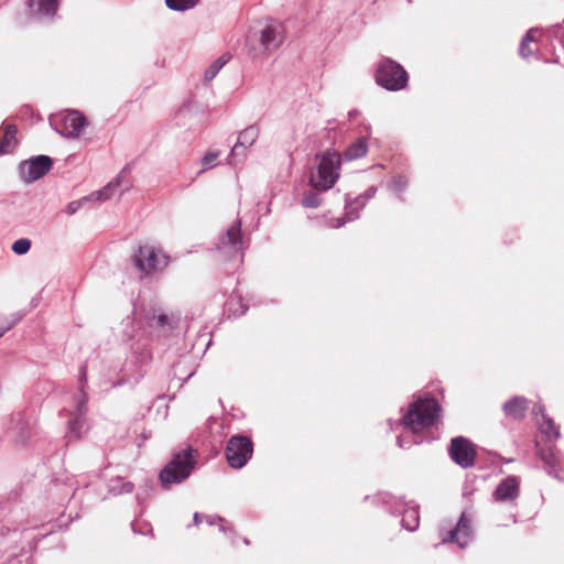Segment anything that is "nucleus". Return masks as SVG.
Here are the masks:
<instances>
[{"label": "nucleus", "mask_w": 564, "mask_h": 564, "mask_svg": "<svg viewBox=\"0 0 564 564\" xmlns=\"http://www.w3.org/2000/svg\"><path fill=\"white\" fill-rule=\"evenodd\" d=\"M219 151H209L202 158L204 170L213 169L218 165Z\"/></svg>", "instance_id": "f704fd0d"}, {"label": "nucleus", "mask_w": 564, "mask_h": 564, "mask_svg": "<svg viewBox=\"0 0 564 564\" xmlns=\"http://www.w3.org/2000/svg\"><path fill=\"white\" fill-rule=\"evenodd\" d=\"M324 191L322 189H314L313 187H311L310 191L305 192L303 194V197L301 199V204L304 208H317L318 206H321L322 202H323V198H322V193Z\"/></svg>", "instance_id": "7c9ffc66"}, {"label": "nucleus", "mask_w": 564, "mask_h": 564, "mask_svg": "<svg viewBox=\"0 0 564 564\" xmlns=\"http://www.w3.org/2000/svg\"><path fill=\"white\" fill-rule=\"evenodd\" d=\"M259 137V128L251 124L239 132L238 139L228 154L227 161L230 165L241 163L246 158V151L253 145Z\"/></svg>", "instance_id": "f8f14e48"}, {"label": "nucleus", "mask_w": 564, "mask_h": 564, "mask_svg": "<svg viewBox=\"0 0 564 564\" xmlns=\"http://www.w3.org/2000/svg\"><path fill=\"white\" fill-rule=\"evenodd\" d=\"M219 531H221L224 533L232 532V527H231V524H229L225 521L223 523H219Z\"/></svg>", "instance_id": "de8ad7c7"}, {"label": "nucleus", "mask_w": 564, "mask_h": 564, "mask_svg": "<svg viewBox=\"0 0 564 564\" xmlns=\"http://www.w3.org/2000/svg\"><path fill=\"white\" fill-rule=\"evenodd\" d=\"M62 128L57 132L66 138H78L87 126V119L83 112L72 110L62 118Z\"/></svg>", "instance_id": "4468645a"}, {"label": "nucleus", "mask_w": 564, "mask_h": 564, "mask_svg": "<svg viewBox=\"0 0 564 564\" xmlns=\"http://www.w3.org/2000/svg\"><path fill=\"white\" fill-rule=\"evenodd\" d=\"M167 256L149 245L139 246L137 252L132 256L134 267L147 275L162 271L167 267Z\"/></svg>", "instance_id": "6e6552de"}, {"label": "nucleus", "mask_w": 564, "mask_h": 564, "mask_svg": "<svg viewBox=\"0 0 564 564\" xmlns=\"http://www.w3.org/2000/svg\"><path fill=\"white\" fill-rule=\"evenodd\" d=\"M17 132L18 129L13 124L6 127L4 132L0 139V155L12 152L17 144Z\"/></svg>", "instance_id": "cd10ccee"}, {"label": "nucleus", "mask_w": 564, "mask_h": 564, "mask_svg": "<svg viewBox=\"0 0 564 564\" xmlns=\"http://www.w3.org/2000/svg\"><path fill=\"white\" fill-rule=\"evenodd\" d=\"M203 519L208 525H215L225 522V519L218 514H204Z\"/></svg>", "instance_id": "a19ab883"}, {"label": "nucleus", "mask_w": 564, "mask_h": 564, "mask_svg": "<svg viewBox=\"0 0 564 564\" xmlns=\"http://www.w3.org/2000/svg\"><path fill=\"white\" fill-rule=\"evenodd\" d=\"M229 317H240L248 311V305L243 303L242 296L232 293L225 304Z\"/></svg>", "instance_id": "a878e982"}, {"label": "nucleus", "mask_w": 564, "mask_h": 564, "mask_svg": "<svg viewBox=\"0 0 564 564\" xmlns=\"http://www.w3.org/2000/svg\"><path fill=\"white\" fill-rule=\"evenodd\" d=\"M551 62L558 63L560 62V55L554 53V58L551 59Z\"/></svg>", "instance_id": "3c124183"}, {"label": "nucleus", "mask_w": 564, "mask_h": 564, "mask_svg": "<svg viewBox=\"0 0 564 564\" xmlns=\"http://www.w3.org/2000/svg\"><path fill=\"white\" fill-rule=\"evenodd\" d=\"M131 349L132 356L135 362L138 364V369L133 373L134 383H138L140 379L143 378L145 373V369L143 368L149 365V362L152 359V356L150 349L145 345H143L142 347H140L139 345L132 346Z\"/></svg>", "instance_id": "aec40b11"}, {"label": "nucleus", "mask_w": 564, "mask_h": 564, "mask_svg": "<svg viewBox=\"0 0 564 564\" xmlns=\"http://www.w3.org/2000/svg\"><path fill=\"white\" fill-rule=\"evenodd\" d=\"M87 202H89V197H83L78 200L68 203L65 209L66 214L70 216L74 215Z\"/></svg>", "instance_id": "58836bf2"}, {"label": "nucleus", "mask_w": 564, "mask_h": 564, "mask_svg": "<svg viewBox=\"0 0 564 564\" xmlns=\"http://www.w3.org/2000/svg\"><path fill=\"white\" fill-rule=\"evenodd\" d=\"M11 249L15 254L23 256L30 251L31 240L28 238H20L13 242Z\"/></svg>", "instance_id": "72a5a7b5"}, {"label": "nucleus", "mask_w": 564, "mask_h": 564, "mask_svg": "<svg viewBox=\"0 0 564 564\" xmlns=\"http://www.w3.org/2000/svg\"><path fill=\"white\" fill-rule=\"evenodd\" d=\"M253 454V443L250 437L242 434L232 435L226 445L225 456L228 465L234 469L245 467Z\"/></svg>", "instance_id": "0eeeda50"}, {"label": "nucleus", "mask_w": 564, "mask_h": 564, "mask_svg": "<svg viewBox=\"0 0 564 564\" xmlns=\"http://www.w3.org/2000/svg\"><path fill=\"white\" fill-rule=\"evenodd\" d=\"M377 186L372 185L369 188H367L362 194L357 196V200H362L364 203H368L370 199H372L377 194Z\"/></svg>", "instance_id": "ea45409f"}, {"label": "nucleus", "mask_w": 564, "mask_h": 564, "mask_svg": "<svg viewBox=\"0 0 564 564\" xmlns=\"http://www.w3.org/2000/svg\"><path fill=\"white\" fill-rule=\"evenodd\" d=\"M367 153L368 138L361 135L347 147L343 155L346 161H352L364 158Z\"/></svg>", "instance_id": "5701e85b"}, {"label": "nucleus", "mask_w": 564, "mask_h": 564, "mask_svg": "<svg viewBox=\"0 0 564 564\" xmlns=\"http://www.w3.org/2000/svg\"><path fill=\"white\" fill-rule=\"evenodd\" d=\"M530 408V400L523 395H514L502 404L505 415L514 421H522Z\"/></svg>", "instance_id": "f3484780"}, {"label": "nucleus", "mask_w": 564, "mask_h": 564, "mask_svg": "<svg viewBox=\"0 0 564 564\" xmlns=\"http://www.w3.org/2000/svg\"><path fill=\"white\" fill-rule=\"evenodd\" d=\"M22 315L21 314H14L12 316V321H8L7 318L0 324V338L10 330L20 319Z\"/></svg>", "instance_id": "e433bc0d"}, {"label": "nucleus", "mask_w": 564, "mask_h": 564, "mask_svg": "<svg viewBox=\"0 0 564 564\" xmlns=\"http://www.w3.org/2000/svg\"><path fill=\"white\" fill-rule=\"evenodd\" d=\"M85 416L72 415L68 420L66 438L68 442L78 440L82 436Z\"/></svg>", "instance_id": "c85d7f7f"}, {"label": "nucleus", "mask_w": 564, "mask_h": 564, "mask_svg": "<svg viewBox=\"0 0 564 564\" xmlns=\"http://www.w3.org/2000/svg\"><path fill=\"white\" fill-rule=\"evenodd\" d=\"M448 455L456 465L467 469L475 465L477 454L471 441L464 436H456L451 440Z\"/></svg>", "instance_id": "9b49d317"}, {"label": "nucleus", "mask_w": 564, "mask_h": 564, "mask_svg": "<svg viewBox=\"0 0 564 564\" xmlns=\"http://www.w3.org/2000/svg\"><path fill=\"white\" fill-rule=\"evenodd\" d=\"M149 489L148 488H140L138 494H137V500H138V503L140 506L143 505V502L147 500V498L149 497Z\"/></svg>", "instance_id": "79ce46f5"}, {"label": "nucleus", "mask_w": 564, "mask_h": 564, "mask_svg": "<svg viewBox=\"0 0 564 564\" xmlns=\"http://www.w3.org/2000/svg\"><path fill=\"white\" fill-rule=\"evenodd\" d=\"M245 248L240 220H236L231 224L216 243L217 251L225 260H232L239 256L242 258Z\"/></svg>", "instance_id": "1a4fd4ad"}, {"label": "nucleus", "mask_w": 564, "mask_h": 564, "mask_svg": "<svg viewBox=\"0 0 564 564\" xmlns=\"http://www.w3.org/2000/svg\"><path fill=\"white\" fill-rule=\"evenodd\" d=\"M78 383L79 389L78 392L74 395L73 402H74V412L72 415H78V416H85L87 413V403H88V397L85 392V387L87 384V365L83 364L79 367V373H78Z\"/></svg>", "instance_id": "dca6fc26"}, {"label": "nucleus", "mask_w": 564, "mask_h": 564, "mask_svg": "<svg viewBox=\"0 0 564 564\" xmlns=\"http://www.w3.org/2000/svg\"><path fill=\"white\" fill-rule=\"evenodd\" d=\"M532 413L536 417V423L541 433L545 434L550 441L552 438L560 437V426H556L553 420L545 414V410L542 404H535L532 409Z\"/></svg>", "instance_id": "6ab92c4d"}, {"label": "nucleus", "mask_w": 564, "mask_h": 564, "mask_svg": "<svg viewBox=\"0 0 564 564\" xmlns=\"http://www.w3.org/2000/svg\"><path fill=\"white\" fill-rule=\"evenodd\" d=\"M319 162L316 166V173L312 172L308 184L314 189L328 191L339 178V169L341 165V155L336 151H325L317 155Z\"/></svg>", "instance_id": "20e7f679"}, {"label": "nucleus", "mask_w": 564, "mask_h": 564, "mask_svg": "<svg viewBox=\"0 0 564 564\" xmlns=\"http://www.w3.org/2000/svg\"><path fill=\"white\" fill-rule=\"evenodd\" d=\"M375 77L376 83L389 91H399L405 88L409 82L404 67L389 57L379 61Z\"/></svg>", "instance_id": "39448f33"}, {"label": "nucleus", "mask_w": 564, "mask_h": 564, "mask_svg": "<svg viewBox=\"0 0 564 564\" xmlns=\"http://www.w3.org/2000/svg\"><path fill=\"white\" fill-rule=\"evenodd\" d=\"M541 30L539 28H531L527 31L525 35L522 37L521 42H520V45H519V55L522 57V58H529L530 56H532L535 51L538 50V47H530V44L531 43H535L536 42V36L535 34L538 32H540Z\"/></svg>", "instance_id": "393cba45"}, {"label": "nucleus", "mask_w": 564, "mask_h": 564, "mask_svg": "<svg viewBox=\"0 0 564 564\" xmlns=\"http://www.w3.org/2000/svg\"><path fill=\"white\" fill-rule=\"evenodd\" d=\"M29 8L39 18H52L58 9V0H31Z\"/></svg>", "instance_id": "412c9836"}, {"label": "nucleus", "mask_w": 564, "mask_h": 564, "mask_svg": "<svg viewBox=\"0 0 564 564\" xmlns=\"http://www.w3.org/2000/svg\"><path fill=\"white\" fill-rule=\"evenodd\" d=\"M203 519V516L198 512H195L194 516H193V521H194V524L195 525H198L199 522L202 521Z\"/></svg>", "instance_id": "8fccbe9b"}, {"label": "nucleus", "mask_w": 564, "mask_h": 564, "mask_svg": "<svg viewBox=\"0 0 564 564\" xmlns=\"http://www.w3.org/2000/svg\"><path fill=\"white\" fill-rule=\"evenodd\" d=\"M544 36L549 41L550 45L555 51L558 46L560 50H564V29L560 23L551 25L544 30Z\"/></svg>", "instance_id": "bb28decb"}, {"label": "nucleus", "mask_w": 564, "mask_h": 564, "mask_svg": "<svg viewBox=\"0 0 564 564\" xmlns=\"http://www.w3.org/2000/svg\"><path fill=\"white\" fill-rule=\"evenodd\" d=\"M231 55L229 53H224L216 61H214L205 70V82H212L219 70L230 61Z\"/></svg>", "instance_id": "c756f323"}, {"label": "nucleus", "mask_w": 564, "mask_h": 564, "mask_svg": "<svg viewBox=\"0 0 564 564\" xmlns=\"http://www.w3.org/2000/svg\"><path fill=\"white\" fill-rule=\"evenodd\" d=\"M357 116H359V110L358 109H351L348 112V119L349 120H354Z\"/></svg>", "instance_id": "09e8293b"}, {"label": "nucleus", "mask_w": 564, "mask_h": 564, "mask_svg": "<svg viewBox=\"0 0 564 564\" xmlns=\"http://www.w3.org/2000/svg\"><path fill=\"white\" fill-rule=\"evenodd\" d=\"M345 213L341 217L332 218L330 219V227L333 228H340L345 226L347 223H351L354 220L359 219L360 215L358 214V209L355 207H351V195L345 194V206H344Z\"/></svg>", "instance_id": "4be33fe9"}, {"label": "nucleus", "mask_w": 564, "mask_h": 564, "mask_svg": "<svg viewBox=\"0 0 564 564\" xmlns=\"http://www.w3.org/2000/svg\"><path fill=\"white\" fill-rule=\"evenodd\" d=\"M87 197H89V202L90 200H97L99 203L106 202V199H104V194L100 189L91 193Z\"/></svg>", "instance_id": "37998d69"}, {"label": "nucleus", "mask_w": 564, "mask_h": 564, "mask_svg": "<svg viewBox=\"0 0 564 564\" xmlns=\"http://www.w3.org/2000/svg\"><path fill=\"white\" fill-rule=\"evenodd\" d=\"M474 518L475 511L471 507L464 509L455 527L446 532H441L442 543H453L465 549L474 538L471 527Z\"/></svg>", "instance_id": "423d86ee"}, {"label": "nucleus", "mask_w": 564, "mask_h": 564, "mask_svg": "<svg viewBox=\"0 0 564 564\" xmlns=\"http://www.w3.org/2000/svg\"><path fill=\"white\" fill-rule=\"evenodd\" d=\"M284 39V28L282 23L271 20L260 31V43L268 52L278 48Z\"/></svg>", "instance_id": "2eb2a0df"}, {"label": "nucleus", "mask_w": 564, "mask_h": 564, "mask_svg": "<svg viewBox=\"0 0 564 564\" xmlns=\"http://www.w3.org/2000/svg\"><path fill=\"white\" fill-rule=\"evenodd\" d=\"M169 317L166 314H160L156 317V323L159 326H165L167 324Z\"/></svg>", "instance_id": "49530a36"}, {"label": "nucleus", "mask_w": 564, "mask_h": 564, "mask_svg": "<svg viewBox=\"0 0 564 564\" xmlns=\"http://www.w3.org/2000/svg\"><path fill=\"white\" fill-rule=\"evenodd\" d=\"M87 197H89V202L90 200H97L99 203L106 202V199H104V194L100 189L91 193Z\"/></svg>", "instance_id": "c03bdc74"}, {"label": "nucleus", "mask_w": 564, "mask_h": 564, "mask_svg": "<svg viewBox=\"0 0 564 564\" xmlns=\"http://www.w3.org/2000/svg\"><path fill=\"white\" fill-rule=\"evenodd\" d=\"M539 455L541 460L544 464L545 471L558 479L562 480V453L556 449L552 443H545L539 449Z\"/></svg>", "instance_id": "ddd939ff"}, {"label": "nucleus", "mask_w": 564, "mask_h": 564, "mask_svg": "<svg viewBox=\"0 0 564 564\" xmlns=\"http://www.w3.org/2000/svg\"><path fill=\"white\" fill-rule=\"evenodd\" d=\"M132 529H133L134 532H137L134 523H132Z\"/></svg>", "instance_id": "864d4df0"}, {"label": "nucleus", "mask_w": 564, "mask_h": 564, "mask_svg": "<svg viewBox=\"0 0 564 564\" xmlns=\"http://www.w3.org/2000/svg\"><path fill=\"white\" fill-rule=\"evenodd\" d=\"M199 0H165V4L173 11H186L194 8Z\"/></svg>", "instance_id": "473e14b6"}, {"label": "nucleus", "mask_w": 564, "mask_h": 564, "mask_svg": "<svg viewBox=\"0 0 564 564\" xmlns=\"http://www.w3.org/2000/svg\"><path fill=\"white\" fill-rule=\"evenodd\" d=\"M18 427L20 430V433L17 436L15 442L21 445H25L31 436V434L29 432V427L25 423H19Z\"/></svg>", "instance_id": "4c0bfd02"}, {"label": "nucleus", "mask_w": 564, "mask_h": 564, "mask_svg": "<svg viewBox=\"0 0 564 564\" xmlns=\"http://www.w3.org/2000/svg\"><path fill=\"white\" fill-rule=\"evenodd\" d=\"M242 541H243V543H245L246 545H248V544H249V540H248L247 538H245Z\"/></svg>", "instance_id": "603ef678"}, {"label": "nucleus", "mask_w": 564, "mask_h": 564, "mask_svg": "<svg viewBox=\"0 0 564 564\" xmlns=\"http://www.w3.org/2000/svg\"><path fill=\"white\" fill-rule=\"evenodd\" d=\"M519 479L516 476H509L501 480L492 492L496 501H512L519 496Z\"/></svg>", "instance_id": "a211bd4d"}, {"label": "nucleus", "mask_w": 564, "mask_h": 564, "mask_svg": "<svg viewBox=\"0 0 564 564\" xmlns=\"http://www.w3.org/2000/svg\"><path fill=\"white\" fill-rule=\"evenodd\" d=\"M196 466L194 449L187 447L173 455L171 460L160 471L159 478L163 488L181 484L189 477Z\"/></svg>", "instance_id": "7ed1b4c3"}, {"label": "nucleus", "mask_w": 564, "mask_h": 564, "mask_svg": "<svg viewBox=\"0 0 564 564\" xmlns=\"http://www.w3.org/2000/svg\"><path fill=\"white\" fill-rule=\"evenodd\" d=\"M134 490V484L126 481L123 477H115L109 479L107 484L108 496L117 497L124 494H131Z\"/></svg>", "instance_id": "b1692460"}, {"label": "nucleus", "mask_w": 564, "mask_h": 564, "mask_svg": "<svg viewBox=\"0 0 564 564\" xmlns=\"http://www.w3.org/2000/svg\"><path fill=\"white\" fill-rule=\"evenodd\" d=\"M409 185V181L404 175L398 174L394 175L391 181L388 183V188L393 194L398 196V198L403 202L402 194L406 191Z\"/></svg>", "instance_id": "2f4dec72"}, {"label": "nucleus", "mask_w": 564, "mask_h": 564, "mask_svg": "<svg viewBox=\"0 0 564 564\" xmlns=\"http://www.w3.org/2000/svg\"><path fill=\"white\" fill-rule=\"evenodd\" d=\"M53 166V159L45 154L31 156L19 164L21 180L31 184L45 176Z\"/></svg>", "instance_id": "9d476101"}, {"label": "nucleus", "mask_w": 564, "mask_h": 564, "mask_svg": "<svg viewBox=\"0 0 564 564\" xmlns=\"http://www.w3.org/2000/svg\"><path fill=\"white\" fill-rule=\"evenodd\" d=\"M120 176L109 182L106 186H104L100 191L104 194V199L108 200L115 193V189L120 186Z\"/></svg>", "instance_id": "c9c22d12"}, {"label": "nucleus", "mask_w": 564, "mask_h": 564, "mask_svg": "<svg viewBox=\"0 0 564 564\" xmlns=\"http://www.w3.org/2000/svg\"><path fill=\"white\" fill-rule=\"evenodd\" d=\"M369 499H371L373 505L382 506L390 514L401 516V527L406 531L414 532L419 529V506L413 501L406 502L402 498L389 492H379L373 497H365V500Z\"/></svg>", "instance_id": "f03ea898"}, {"label": "nucleus", "mask_w": 564, "mask_h": 564, "mask_svg": "<svg viewBox=\"0 0 564 564\" xmlns=\"http://www.w3.org/2000/svg\"><path fill=\"white\" fill-rule=\"evenodd\" d=\"M440 412L441 405L434 398H420L412 402L400 421L405 431L404 434L398 436V446L410 448L413 444H420L422 441L416 434L432 426L437 420Z\"/></svg>", "instance_id": "f257e3e1"}, {"label": "nucleus", "mask_w": 564, "mask_h": 564, "mask_svg": "<svg viewBox=\"0 0 564 564\" xmlns=\"http://www.w3.org/2000/svg\"><path fill=\"white\" fill-rule=\"evenodd\" d=\"M367 205V203L362 204V200H357V197H351V207L358 209V214L360 215V210Z\"/></svg>", "instance_id": "a18cd8bd"}]
</instances>
